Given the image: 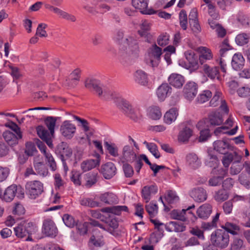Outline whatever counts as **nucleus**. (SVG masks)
Masks as SVG:
<instances>
[{
    "mask_svg": "<svg viewBox=\"0 0 250 250\" xmlns=\"http://www.w3.org/2000/svg\"><path fill=\"white\" fill-rule=\"evenodd\" d=\"M84 85L86 88L94 90L101 99L113 101L117 106L132 120L137 121L142 118V113L139 107L130 104L119 93L104 86L99 80L87 78L85 80Z\"/></svg>",
    "mask_w": 250,
    "mask_h": 250,
    "instance_id": "nucleus-1",
    "label": "nucleus"
},
{
    "mask_svg": "<svg viewBox=\"0 0 250 250\" xmlns=\"http://www.w3.org/2000/svg\"><path fill=\"white\" fill-rule=\"evenodd\" d=\"M138 46L136 41L132 37H129L124 42L123 44L119 48L118 58L123 64H129L134 62L138 57L137 51Z\"/></svg>",
    "mask_w": 250,
    "mask_h": 250,
    "instance_id": "nucleus-2",
    "label": "nucleus"
},
{
    "mask_svg": "<svg viewBox=\"0 0 250 250\" xmlns=\"http://www.w3.org/2000/svg\"><path fill=\"white\" fill-rule=\"evenodd\" d=\"M210 242L218 248L224 249L227 248L229 242V236L225 230L218 229L213 232L210 236Z\"/></svg>",
    "mask_w": 250,
    "mask_h": 250,
    "instance_id": "nucleus-3",
    "label": "nucleus"
},
{
    "mask_svg": "<svg viewBox=\"0 0 250 250\" xmlns=\"http://www.w3.org/2000/svg\"><path fill=\"white\" fill-rule=\"evenodd\" d=\"M14 232L18 238L28 236L26 240L29 239V236L36 231V226L32 222L23 221L14 228Z\"/></svg>",
    "mask_w": 250,
    "mask_h": 250,
    "instance_id": "nucleus-4",
    "label": "nucleus"
},
{
    "mask_svg": "<svg viewBox=\"0 0 250 250\" xmlns=\"http://www.w3.org/2000/svg\"><path fill=\"white\" fill-rule=\"evenodd\" d=\"M25 189L28 197L35 199L43 192V185L38 180L29 181L26 184Z\"/></svg>",
    "mask_w": 250,
    "mask_h": 250,
    "instance_id": "nucleus-5",
    "label": "nucleus"
},
{
    "mask_svg": "<svg viewBox=\"0 0 250 250\" xmlns=\"http://www.w3.org/2000/svg\"><path fill=\"white\" fill-rule=\"evenodd\" d=\"M185 56L188 61V63H185L183 61L179 62V64L191 71H194L199 68V57L194 51L189 50L185 52Z\"/></svg>",
    "mask_w": 250,
    "mask_h": 250,
    "instance_id": "nucleus-6",
    "label": "nucleus"
},
{
    "mask_svg": "<svg viewBox=\"0 0 250 250\" xmlns=\"http://www.w3.org/2000/svg\"><path fill=\"white\" fill-rule=\"evenodd\" d=\"M147 53L148 58L146 63L152 67H157L162 55V49L154 44L148 49Z\"/></svg>",
    "mask_w": 250,
    "mask_h": 250,
    "instance_id": "nucleus-7",
    "label": "nucleus"
},
{
    "mask_svg": "<svg viewBox=\"0 0 250 250\" xmlns=\"http://www.w3.org/2000/svg\"><path fill=\"white\" fill-rule=\"evenodd\" d=\"M137 158V155L132 146H125L119 157V160L122 163H132Z\"/></svg>",
    "mask_w": 250,
    "mask_h": 250,
    "instance_id": "nucleus-8",
    "label": "nucleus"
},
{
    "mask_svg": "<svg viewBox=\"0 0 250 250\" xmlns=\"http://www.w3.org/2000/svg\"><path fill=\"white\" fill-rule=\"evenodd\" d=\"M60 131L64 137L67 139H71L75 134L76 127L71 121L65 120L62 123Z\"/></svg>",
    "mask_w": 250,
    "mask_h": 250,
    "instance_id": "nucleus-9",
    "label": "nucleus"
},
{
    "mask_svg": "<svg viewBox=\"0 0 250 250\" xmlns=\"http://www.w3.org/2000/svg\"><path fill=\"white\" fill-rule=\"evenodd\" d=\"M18 191L21 192V197H23L24 193L21 187H18L16 185H12L5 189L3 194L1 193L0 198L7 202H10L14 199Z\"/></svg>",
    "mask_w": 250,
    "mask_h": 250,
    "instance_id": "nucleus-10",
    "label": "nucleus"
},
{
    "mask_svg": "<svg viewBox=\"0 0 250 250\" xmlns=\"http://www.w3.org/2000/svg\"><path fill=\"white\" fill-rule=\"evenodd\" d=\"M99 171L105 179H110L115 175L117 168L113 163L107 162L101 166Z\"/></svg>",
    "mask_w": 250,
    "mask_h": 250,
    "instance_id": "nucleus-11",
    "label": "nucleus"
},
{
    "mask_svg": "<svg viewBox=\"0 0 250 250\" xmlns=\"http://www.w3.org/2000/svg\"><path fill=\"white\" fill-rule=\"evenodd\" d=\"M198 85L193 82H188L183 88L185 98L188 100H192L197 93Z\"/></svg>",
    "mask_w": 250,
    "mask_h": 250,
    "instance_id": "nucleus-12",
    "label": "nucleus"
},
{
    "mask_svg": "<svg viewBox=\"0 0 250 250\" xmlns=\"http://www.w3.org/2000/svg\"><path fill=\"white\" fill-rule=\"evenodd\" d=\"M199 53V62L201 65L206 64L207 61H210L213 58V54L211 50L205 46H200L197 49Z\"/></svg>",
    "mask_w": 250,
    "mask_h": 250,
    "instance_id": "nucleus-13",
    "label": "nucleus"
},
{
    "mask_svg": "<svg viewBox=\"0 0 250 250\" xmlns=\"http://www.w3.org/2000/svg\"><path fill=\"white\" fill-rule=\"evenodd\" d=\"M191 198L198 203L205 201L208 198V193L205 189L202 187L194 188L190 192Z\"/></svg>",
    "mask_w": 250,
    "mask_h": 250,
    "instance_id": "nucleus-14",
    "label": "nucleus"
},
{
    "mask_svg": "<svg viewBox=\"0 0 250 250\" xmlns=\"http://www.w3.org/2000/svg\"><path fill=\"white\" fill-rule=\"evenodd\" d=\"M148 0H132L133 6L144 14L151 15L155 13L152 9L148 8Z\"/></svg>",
    "mask_w": 250,
    "mask_h": 250,
    "instance_id": "nucleus-15",
    "label": "nucleus"
},
{
    "mask_svg": "<svg viewBox=\"0 0 250 250\" xmlns=\"http://www.w3.org/2000/svg\"><path fill=\"white\" fill-rule=\"evenodd\" d=\"M42 232L47 236L55 237L58 229L54 222L50 219L45 220L43 223Z\"/></svg>",
    "mask_w": 250,
    "mask_h": 250,
    "instance_id": "nucleus-16",
    "label": "nucleus"
},
{
    "mask_svg": "<svg viewBox=\"0 0 250 250\" xmlns=\"http://www.w3.org/2000/svg\"><path fill=\"white\" fill-rule=\"evenodd\" d=\"M45 7L50 11H52L58 15L60 18L72 22H74L76 20L74 16L69 14L58 7H54L48 4H45Z\"/></svg>",
    "mask_w": 250,
    "mask_h": 250,
    "instance_id": "nucleus-17",
    "label": "nucleus"
},
{
    "mask_svg": "<svg viewBox=\"0 0 250 250\" xmlns=\"http://www.w3.org/2000/svg\"><path fill=\"white\" fill-rule=\"evenodd\" d=\"M101 162V156L99 154H96V159H90L83 161L81 164V168L84 172L89 171L97 166Z\"/></svg>",
    "mask_w": 250,
    "mask_h": 250,
    "instance_id": "nucleus-18",
    "label": "nucleus"
},
{
    "mask_svg": "<svg viewBox=\"0 0 250 250\" xmlns=\"http://www.w3.org/2000/svg\"><path fill=\"white\" fill-rule=\"evenodd\" d=\"M171 92L172 88L171 86L167 83H163L157 88L156 95L158 100L163 102L171 94Z\"/></svg>",
    "mask_w": 250,
    "mask_h": 250,
    "instance_id": "nucleus-19",
    "label": "nucleus"
},
{
    "mask_svg": "<svg viewBox=\"0 0 250 250\" xmlns=\"http://www.w3.org/2000/svg\"><path fill=\"white\" fill-rule=\"evenodd\" d=\"M37 132L40 138L45 142L49 147L52 148L53 147L51 141V136L53 134H51L50 132H48L46 129L42 125L38 126L37 127Z\"/></svg>",
    "mask_w": 250,
    "mask_h": 250,
    "instance_id": "nucleus-20",
    "label": "nucleus"
},
{
    "mask_svg": "<svg viewBox=\"0 0 250 250\" xmlns=\"http://www.w3.org/2000/svg\"><path fill=\"white\" fill-rule=\"evenodd\" d=\"M202 72L206 74L211 79L217 78L219 79V67L217 66L211 67L208 64H206L201 65Z\"/></svg>",
    "mask_w": 250,
    "mask_h": 250,
    "instance_id": "nucleus-21",
    "label": "nucleus"
},
{
    "mask_svg": "<svg viewBox=\"0 0 250 250\" xmlns=\"http://www.w3.org/2000/svg\"><path fill=\"white\" fill-rule=\"evenodd\" d=\"M56 152L60 156L61 159H64L65 157H70L72 154V149L68 146L66 143L63 142L58 145Z\"/></svg>",
    "mask_w": 250,
    "mask_h": 250,
    "instance_id": "nucleus-22",
    "label": "nucleus"
},
{
    "mask_svg": "<svg viewBox=\"0 0 250 250\" xmlns=\"http://www.w3.org/2000/svg\"><path fill=\"white\" fill-rule=\"evenodd\" d=\"M212 206L208 203L201 205L197 210L196 213L201 219H207L212 212Z\"/></svg>",
    "mask_w": 250,
    "mask_h": 250,
    "instance_id": "nucleus-23",
    "label": "nucleus"
},
{
    "mask_svg": "<svg viewBox=\"0 0 250 250\" xmlns=\"http://www.w3.org/2000/svg\"><path fill=\"white\" fill-rule=\"evenodd\" d=\"M166 229L168 232H183L186 230V226L184 223L176 221H170L165 225Z\"/></svg>",
    "mask_w": 250,
    "mask_h": 250,
    "instance_id": "nucleus-24",
    "label": "nucleus"
},
{
    "mask_svg": "<svg viewBox=\"0 0 250 250\" xmlns=\"http://www.w3.org/2000/svg\"><path fill=\"white\" fill-rule=\"evenodd\" d=\"M2 136L7 143L11 146L17 144L18 140L22 138V134L17 135L9 130L4 131L3 133Z\"/></svg>",
    "mask_w": 250,
    "mask_h": 250,
    "instance_id": "nucleus-25",
    "label": "nucleus"
},
{
    "mask_svg": "<svg viewBox=\"0 0 250 250\" xmlns=\"http://www.w3.org/2000/svg\"><path fill=\"white\" fill-rule=\"evenodd\" d=\"M215 150L221 154H225L228 149H231V146L226 139L217 140L213 143Z\"/></svg>",
    "mask_w": 250,
    "mask_h": 250,
    "instance_id": "nucleus-26",
    "label": "nucleus"
},
{
    "mask_svg": "<svg viewBox=\"0 0 250 250\" xmlns=\"http://www.w3.org/2000/svg\"><path fill=\"white\" fill-rule=\"evenodd\" d=\"M157 188L156 186L151 185L145 186L142 189V196L146 202H148L152 195L157 192Z\"/></svg>",
    "mask_w": 250,
    "mask_h": 250,
    "instance_id": "nucleus-27",
    "label": "nucleus"
},
{
    "mask_svg": "<svg viewBox=\"0 0 250 250\" xmlns=\"http://www.w3.org/2000/svg\"><path fill=\"white\" fill-rule=\"evenodd\" d=\"M185 78L181 75L173 73L168 78V82L170 85L175 88H180L185 83Z\"/></svg>",
    "mask_w": 250,
    "mask_h": 250,
    "instance_id": "nucleus-28",
    "label": "nucleus"
},
{
    "mask_svg": "<svg viewBox=\"0 0 250 250\" xmlns=\"http://www.w3.org/2000/svg\"><path fill=\"white\" fill-rule=\"evenodd\" d=\"M195 207L194 205H192L188 207L186 209H183L182 210H173L171 213L170 216L173 219L178 220L183 222H185L187 220V211L192 208Z\"/></svg>",
    "mask_w": 250,
    "mask_h": 250,
    "instance_id": "nucleus-29",
    "label": "nucleus"
},
{
    "mask_svg": "<svg viewBox=\"0 0 250 250\" xmlns=\"http://www.w3.org/2000/svg\"><path fill=\"white\" fill-rule=\"evenodd\" d=\"M245 64V59L243 55L239 53H235L232 57L231 66L235 70L241 69Z\"/></svg>",
    "mask_w": 250,
    "mask_h": 250,
    "instance_id": "nucleus-30",
    "label": "nucleus"
},
{
    "mask_svg": "<svg viewBox=\"0 0 250 250\" xmlns=\"http://www.w3.org/2000/svg\"><path fill=\"white\" fill-rule=\"evenodd\" d=\"M178 114V110L176 108H170L164 115V123L167 125L171 124L176 121Z\"/></svg>",
    "mask_w": 250,
    "mask_h": 250,
    "instance_id": "nucleus-31",
    "label": "nucleus"
},
{
    "mask_svg": "<svg viewBox=\"0 0 250 250\" xmlns=\"http://www.w3.org/2000/svg\"><path fill=\"white\" fill-rule=\"evenodd\" d=\"M192 134V129L188 126H185L179 131L178 140L180 142L187 143Z\"/></svg>",
    "mask_w": 250,
    "mask_h": 250,
    "instance_id": "nucleus-32",
    "label": "nucleus"
},
{
    "mask_svg": "<svg viewBox=\"0 0 250 250\" xmlns=\"http://www.w3.org/2000/svg\"><path fill=\"white\" fill-rule=\"evenodd\" d=\"M186 162L188 166L194 169L199 168L201 164L197 155L193 153H189L187 155Z\"/></svg>",
    "mask_w": 250,
    "mask_h": 250,
    "instance_id": "nucleus-33",
    "label": "nucleus"
},
{
    "mask_svg": "<svg viewBox=\"0 0 250 250\" xmlns=\"http://www.w3.org/2000/svg\"><path fill=\"white\" fill-rule=\"evenodd\" d=\"M134 79L137 83L142 85H146L148 83L147 74L144 71L141 69L137 70L135 72Z\"/></svg>",
    "mask_w": 250,
    "mask_h": 250,
    "instance_id": "nucleus-34",
    "label": "nucleus"
},
{
    "mask_svg": "<svg viewBox=\"0 0 250 250\" xmlns=\"http://www.w3.org/2000/svg\"><path fill=\"white\" fill-rule=\"evenodd\" d=\"M224 155L223 157L222 161L223 166L226 168H228L230 164L235 160H237V157H241L240 155H238V153L236 152H231V153H226L224 154Z\"/></svg>",
    "mask_w": 250,
    "mask_h": 250,
    "instance_id": "nucleus-35",
    "label": "nucleus"
},
{
    "mask_svg": "<svg viewBox=\"0 0 250 250\" xmlns=\"http://www.w3.org/2000/svg\"><path fill=\"white\" fill-rule=\"evenodd\" d=\"M81 70L79 68L74 70L70 74L68 80V84L71 87H74L80 81Z\"/></svg>",
    "mask_w": 250,
    "mask_h": 250,
    "instance_id": "nucleus-36",
    "label": "nucleus"
},
{
    "mask_svg": "<svg viewBox=\"0 0 250 250\" xmlns=\"http://www.w3.org/2000/svg\"><path fill=\"white\" fill-rule=\"evenodd\" d=\"M98 174L96 172H90L85 174V186L87 188H90L96 184L98 180Z\"/></svg>",
    "mask_w": 250,
    "mask_h": 250,
    "instance_id": "nucleus-37",
    "label": "nucleus"
},
{
    "mask_svg": "<svg viewBox=\"0 0 250 250\" xmlns=\"http://www.w3.org/2000/svg\"><path fill=\"white\" fill-rule=\"evenodd\" d=\"M208 118L210 125L212 126L219 125L223 122L222 115L218 112L210 113Z\"/></svg>",
    "mask_w": 250,
    "mask_h": 250,
    "instance_id": "nucleus-38",
    "label": "nucleus"
},
{
    "mask_svg": "<svg viewBox=\"0 0 250 250\" xmlns=\"http://www.w3.org/2000/svg\"><path fill=\"white\" fill-rule=\"evenodd\" d=\"M140 30L138 31V32L141 36L147 37L146 41L147 42H151V35L148 33V31L150 29V24L146 21H144L142 22L140 25Z\"/></svg>",
    "mask_w": 250,
    "mask_h": 250,
    "instance_id": "nucleus-39",
    "label": "nucleus"
},
{
    "mask_svg": "<svg viewBox=\"0 0 250 250\" xmlns=\"http://www.w3.org/2000/svg\"><path fill=\"white\" fill-rule=\"evenodd\" d=\"M222 228L224 229L228 233L235 235H237L240 231V227L236 224L232 222H226L225 225L222 226Z\"/></svg>",
    "mask_w": 250,
    "mask_h": 250,
    "instance_id": "nucleus-40",
    "label": "nucleus"
},
{
    "mask_svg": "<svg viewBox=\"0 0 250 250\" xmlns=\"http://www.w3.org/2000/svg\"><path fill=\"white\" fill-rule=\"evenodd\" d=\"M242 157H237V160L233 162L230 168L231 175H235L239 173L244 168V164L240 163Z\"/></svg>",
    "mask_w": 250,
    "mask_h": 250,
    "instance_id": "nucleus-41",
    "label": "nucleus"
},
{
    "mask_svg": "<svg viewBox=\"0 0 250 250\" xmlns=\"http://www.w3.org/2000/svg\"><path fill=\"white\" fill-rule=\"evenodd\" d=\"M220 171H221V176H214L209 179V186L215 187L219 186L221 184L223 179L227 174V170L221 168L220 169Z\"/></svg>",
    "mask_w": 250,
    "mask_h": 250,
    "instance_id": "nucleus-42",
    "label": "nucleus"
},
{
    "mask_svg": "<svg viewBox=\"0 0 250 250\" xmlns=\"http://www.w3.org/2000/svg\"><path fill=\"white\" fill-rule=\"evenodd\" d=\"M100 200L107 204H111L117 201V196L113 193L106 192L100 196Z\"/></svg>",
    "mask_w": 250,
    "mask_h": 250,
    "instance_id": "nucleus-43",
    "label": "nucleus"
},
{
    "mask_svg": "<svg viewBox=\"0 0 250 250\" xmlns=\"http://www.w3.org/2000/svg\"><path fill=\"white\" fill-rule=\"evenodd\" d=\"M34 167L37 174L43 177L48 175V168L42 162H38L34 164Z\"/></svg>",
    "mask_w": 250,
    "mask_h": 250,
    "instance_id": "nucleus-44",
    "label": "nucleus"
},
{
    "mask_svg": "<svg viewBox=\"0 0 250 250\" xmlns=\"http://www.w3.org/2000/svg\"><path fill=\"white\" fill-rule=\"evenodd\" d=\"M45 158V162L50 167L51 170L54 171L57 169V164L52 154L49 152L43 155Z\"/></svg>",
    "mask_w": 250,
    "mask_h": 250,
    "instance_id": "nucleus-45",
    "label": "nucleus"
},
{
    "mask_svg": "<svg viewBox=\"0 0 250 250\" xmlns=\"http://www.w3.org/2000/svg\"><path fill=\"white\" fill-rule=\"evenodd\" d=\"M229 198V193L224 188L215 192L214 199L218 202H223Z\"/></svg>",
    "mask_w": 250,
    "mask_h": 250,
    "instance_id": "nucleus-46",
    "label": "nucleus"
},
{
    "mask_svg": "<svg viewBox=\"0 0 250 250\" xmlns=\"http://www.w3.org/2000/svg\"><path fill=\"white\" fill-rule=\"evenodd\" d=\"M148 115L149 118L153 120L159 119L162 116L160 108L156 106L150 107L148 109Z\"/></svg>",
    "mask_w": 250,
    "mask_h": 250,
    "instance_id": "nucleus-47",
    "label": "nucleus"
},
{
    "mask_svg": "<svg viewBox=\"0 0 250 250\" xmlns=\"http://www.w3.org/2000/svg\"><path fill=\"white\" fill-rule=\"evenodd\" d=\"M250 39V33H242L235 38V42L238 45H244L248 43Z\"/></svg>",
    "mask_w": 250,
    "mask_h": 250,
    "instance_id": "nucleus-48",
    "label": "nucleus"
},
{
    "mask_svg": "<svg viewBox=\"0 0 250 250\" xmlns=\"http://www.w3.org/2000/svg\"><path fill=\"white\" fill-rule=\"evenodd\" d=\"M104 145L105 148L111 156L114 157L119 156L118 148L115 144H109L107 142H105Z\"/></svg>",
    "mask_w": 250,
    "mask_h": 250,
    "instance_id": "nucleus-49",
    "label": "nucleus"
},
{
    "mask_svg": "<svg viewBox=\"0 0 250 250\" xmlns=\"http://www.w3.org/2000/svg\"><path fill=\"white\" fill-rule=\"evenodd\" d=\"M220 214L217 213L214 216L212 220L210 222L204 223L202 224V227L205 229H211L217 227V222L219 218Z\"/></svg>",
    "mask_w": 250,
    "mask_h": 250,
    "instance_id": "nucleus-50",
    "label": "nucleus"
},
{
    "mask_svg": "<svg viewBox=\"0 0 250 250\" xmlns=\"http://www.w3.org/2000/svg\"><path fill=\"white\" fill-rule=\"evenodd\" d=\"M44 123L51 134H54L56 119L53 117H48L45 119Z\"/></svg>",
    "mask_w": 250,
    "mask_h": 250,
    "instance_id": "nucleus-51",
    "label": "nucleus"
},
{
    "mask_svg": "<svg viewBox=\"0 0 250 250\" xmlns=\"http://www.w3.org/2000/svg\"><path fill=\"white\" fill-rule=\"evenodd\" d=\"M212 96V93L210 91L206 90L200 93L197 97L198 103L203 104L209 100Z\"/></svg>",
    "mask_w": 250,
    "mask_h": 250,
    "instance_id": "nucleus-52",
    "label": "nucleus"
},
{
    "mask_svg": "<svg viewBox=\"0 0 250 250\" xmlns=\"http://www.w3.org/2000/svg\"><path fill=\"white\" fill-rule=\"evenodd\" d=\"M62 220L65 225L69 228H73L77 223L74 217L67 214L63 216Z\"/></svg>",
    "mask_w": 250,
    "mask_h": 250,
    "instance_id": "nucleus-53",
    "label": "nucleus"
},
{
    "mask_svg": "<svg viewBox=\"0 0 250 250\" xmlns=\"http://www.w3.org/2000/svg\"><path fill=\"white\" fill-rule=\"evenodd\" d=\"M89 243L95 247H101L104 245L103 237L101 236H96L94 235L91 237L89 240Z\"/></svg>",
    "mask_w": 250,
    "mask_h": 250,
    "instance_id": "nucleus-54",
    "label": "nucleus"
},
{
    "mask_svg": "<svg viewBox=\"0 0 250 250\" xmlns=\"http://www.w3.org/2000/svg\"><path fill=\"white\" fill-rule=\"evenodd\" d=\"M179 21L181 27L183 30H186L188 24V18L186 12L182 10L179 13Z\"/></svg>",
    "mask_w": 250,
    "mask_h": 250,
    "instance_id": "nucleus-55",
    "label": "nucleus"
},
{
    "mask_svg": "<svg viewBox=\"0 0 250 250\" xmlns=\"http://www.w3.org/2000/svg\"><path fill=\"white\" fill-rule=\"evenodd\" d=\"M88 224L87 222L77 223L76 226L77 232L81 235L86 234L87 232Z\"/></svg>",
    "mask_w": 250,
    "mask_h": 250,
    "instance_id": "nucleus-56",
    "label": "nucleus"
},
{
    "mask_svg": "<svg viewBox=\"0 0 250 250\" xmlns=\"http://www.w3.org/2000/svg\"><path fill=\"white\" fill-rule=\"evenodd\" d=\"M165 198L168 203L170 204L175 203L179 200V197L176 195L175 192L172 190H169L167 192Z\"/></svg>",
    "mask_w": 250,
    "mask_h": 250,
    "instance_id": "nucleus-57",
    "label": "nucleus"
},
{
    "mask_svg": "<svg viewBox=\"0 0 250 250\" xmlns=\"http://www.w3.org/2000/svg\"><path fill=\"white\" fill-rule=\"evenodd\" d=\"M218 163L219 161L216 156L211 154L208 155V158L206 162L207 166L214 168L217 166Z\"/></svg>",
    "mask_w": 250,
    "mask_h": 250,
    "instance_id": "nucleus-58",
    "label": "nucleus"
},
{
    "mask_svg": "<svg viewBox=\"0 0 250 250\" xmlns=\"http://www.w3.org/2000/svg\"><path fill=\"white\" fill-rule=\"evenodd\" d=\"M123 169L126 177H131L134 174V170L132 167L128 163H123Z\"/></svg>",
    "mask_w": 250,
    "mask_h": 250,
    "instance_id": "nucleus-59",
    "label": "nucleus"
},
{
    "mask_svg": "<svg viewBox=\"0 0 250 250\" xmlns=\"http://www.w3.org/2000/svg\"><path fill=\"white\" fill-rule=\"evenodd\" d=\"M146 208L151 217L154 216L157 213L158 206L152 202L146 205Z\"/></svg>",
    "mask_w": 250,
    "mask_h": 250,
    "instance_id": "nucleus-60",
    "label": "nucleus"
},
{
    "mask_svg": "<svg viewBox=\"0 0 250 250\" xmlns=\"http://www.w3.org/2000/svg\"><path fill=\"white\" fill-rule=\"evenodd\" d=\"M25 146V153L28 156H32L37 152L35 145L31 142H27Z\"/></svg>",
    "mask_w": 250,
    "mask_h": 250,
    "instance_id": "nucleus-61",
    "label": "nucleus"
},
{
    "mask_svg": "<svg viewBox=\"0 0 250 250\" xmlns=\"http://www.w3.org/2000/svg\"><path fill=\"white\" fill-rule=\"evenodd\" d=\"M221 96L222 93L220 92L216 91L209 102L210 106L213 107L217 106L219 103H221V99H222L221 98Z\"/></svg>",
    "mask_w": 250,
    "mask_h": 250,
    "instance_id": "nucleus-62",
    "label": "nucleus"
},
{
    "mask_svg": "<svg viewBox=\"0 0 250 250\" xmlns=\"http://www.w3.org/2000/svg\"><path fill=\"white\" fill-rule=\"evenodd\" d=\"M60 64V61L59 60H56L49 64L48 68L50 71L55 73H58L60 71L59 68Z\"/></svg>",
    "mask_w": 250,
    "mask_h": 250,
    "instance_id": "nucleus-63",
    "label": "nucleus"
},
{
    "mask_svg": "<svg viewBox=\"0 0 250 250\" xmlns=\"http://www.w3.org/2000/svg\"><path fill=\"white\" fill-rule=\"evenodd\" d=\"M237 20L244 26L250 25V18L243 14H239Z\"/></svg>",
    "mask_w": 250,
    "mask_h": 250,
    "instance_id": "nucleus-64",
    "label": "nucleus"
}]
</instances>
